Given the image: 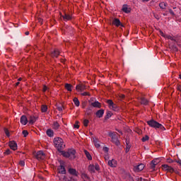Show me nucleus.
<instances>
[{
  "mask_svg": "<svg viewBox=\"0 0 181 181\" xmlns=\"http://www.w3.org/2000/svg\"><path fill=\"white\" fill-rule=\"evenodd\" d=\"M33 156L37 159V160H42L43 156H45V153L42 151H39L37 153L34 152Z\"/></svg>",
  "mask_w": 181,
  "mask_h": 181,
  "instance_id": "39448f33",
  "label": "nucleus"
},
{
  "mask_svg": "<svg viewBox=\"0 0 181 181\" xmlns=\"http://www.w3.org/2000/svg\"><path fill=\"white\" fill-rule=\"evenodd\" d=\"M145 168V165L142 163L134 166V172H141V170H144V168Z\"/></svg>",
  "mask_w": 181,
  "mask_h": 181,
  "instance_id": "1a4fd4ad",
  "label": "nucleus"
},
{
  "mask_svg": "<svg viewBox=\"0 0 181 181\" xmlns=\"http://www.w3.org/2000/svg\"><path fill=\"white\" fill-rule=\"evenodd\" d=\"M65 88L67 90V91H73V86L70 83H66Z\"/></svg>",
  "mask_w": 181,
  "mask_h": 181,
  "instance_id": "393cba45",
  "label": "nucleus"
},
{
  "mask_svg": "<svg viewBox=\"0 0 181 181\" xmlns=\"http://www.w3.org/2000/svg\"><path fill=\"white\" fill-rule=\"evenodd\" d=\"M147 124L149 127L151 128H155V129H160L161 131H166V129L162 124H160L157 121H156L153 119H151V120L147 121Z\"/></svg>",
  "mask_w": 181,
  "mask_h": 181,
  "instance_id": "f257e3e1",
  "label": "nucleus"
},
{
  "mask_svg": "<svg viewBox=\"0 0 181 181\" xmlns=\"http://www.w3.org/2000/svg\"><path fill=\"white\" fill-rule=\"evenodd\" d=\"M76 90L84 91V90H88V86L84 85L83 83H79L78 85H76Z\"/></svg>",
  "mask_w": 181,
  "mask_h": 181,
  "instance_id": "423d86ee",
  "label": "nucleus"
},
{
  "mask_svg": "<svg viewBox=\"0 0 181 181\" xmlns=\"http://www.w3.org/2000/svg\"><path fill=\"white\" fill-rule=\"evenodd\" d=\"M56 107L58 111H63V106H57V105Z\"/></svg>",
  "mask_w": 181,
  "mask_h": 181,
  "instance_id": "49530a36",
  "label": "nucleus"
},
{
  "mask_svg": "<svg viewBox=\"0 0 181 181\" xmlns=\"http://www.w3.org/2000/svg\"><path fill=\"white\" fill-rule=\"evenodd\" d=\"M22 134L24 135V138H26L29 135V132L27 130H23Z\"/></svg>",
  "mask_w": 181,
  "mask_h": 181,
  "instance_id": "ea45409f",
  "label": "nucleus"
},
{
  "mask_svg": "<svg viewBox=\"0 0 181 181\" xmlns=\"http://www.w3.org/2000/svg\"><path fill=\"white\" fill-rule=\"evenodd\" d=\"M159 6L161 9H166V6H168V3L161 2L159 4Z\"/></svg>",
  "mask_w": 181,
  "mask_h": 181,
  "instance_id": "c756f323",
  "label": "nucleus"
},
{
  "mask_svg": "<svg viewBox=\"0 0 181 181\" xmlns=\"http://www.w3.org/2000/svg\"><path fill=\"white\" fill-rule=\"evenodd\" d=\"M162 168H163V170H166V169H169L170 166L167 164L162 165Z\"/></svg>",
  "mask_w": 181,
  "mask_h": 181,
  "instance_id": "37998d69",
  "label": "nucleus"
},
{
  "mask_svg": "<svg viewBox=\"0 0 181 181\" xmlns=\"http://www.w3.org/2000/svg\"><path fill=\"white\" fill-rule=\"evenodd\" d=\"M109 136L112 138V141L113 144H115L117 146H119L120 142L119 140L118 139V137L117 136V134L114 132H110L108 133Z\"/></svg>",
  "mask_w": 181,
  "mask_h": 181,
  "instance_id": "f03ea898",
  "label": "nucleus"
},
{
  "mask_svg": "<svg viewBox=\"0 0 181 181\" xmlns=\"http://www.w3.org/2000/svg\"><path fill=\"white\" fill-rule=\"evenodd\" d=\"M70 159H76V150L73 148L68 149Z\"/></svg>",
  "mask_w": 181,
  "mask_h": 181,
  "instance_id": "6e6552de",
  "label": "nucleus"
},
{
  "mask_svg": "<svg viewBox=\"0 0 181 181\" xmlns=\"http://www.w3.org/2000/svg\"><path fill=\"white\" fill-rule=\"evenodd\" d=\"M28 122H29V121L28 120V117H26V115H23L21 117V123L23 125H26V124H28Z\"/></svg>",
  "mask_w": 181,
  "mask_h": 181,
  "instance_id": "ddd939ff",
  "label": "nucleus"
},
{
  "mask_svg": "<svg viewBox=\"0 0 181 181\" xmlns=\"http://www.w3.org/2000/svg\"><path fill=\"white\" fill-rule=\"evenodd\" d=\"M59 54H60V52H59V50H57V49L54 50V51L51 53L52 57H57L59 56Z\"/></svg>",
  "mask_w": 181,
  "mask_h": 181,
  "instance_id": "b1692460",
  "label": "nucleus"
},
{
  "mask_svg": "<svg viewBox=\"0 0 181 181\" xmlns=\"http://www.w3.org/2000/svg\"><path fill=\"white\" fill-rule=\"evenodd\" d=\"M95 148H100L101 145L99 143H95Z\"/></svg>",
  "mask_w": 181,
  "mask_h": 181,
  "instance_id": "680f3d73",
  "label": "nucleus"
},
{
  "mask_svg": "<svg viewBox=\"0 0 181 181\" xmlns=\"http://www.w3.org/2000/svg\"><path fill=\"white\" fill-rule=\"evenodd\" d=\"M126 144H127L126 153H128V151H129V149H131V147L132 146V145L129 144V140H127V139H126Z\"/></svg>",
  "mask_w": 181,
  "mask_h": 181,
  "instance_id": "5701e85b",
  "label": "nucleus"
},
{
  "mask_svg": "<svg viewBox=\"0 0 181 181\" xmlns=\"http://www.w3.org/2000/svg\"><path fill=\"white\" fill-rule=\"evenodd\" d=\"M112 117V112L111 111L107 110L106 112V115L105 116V121H107V119H110Z\"/></svg>",
  "mask_w": 181,
  "mask_h": 181,
  "instance_id": "412c9836",
  "label": "nucleus"
},
{
  "mask_svg": "<svg viewBox=\"0 0 181 181\" xmlns=\"http://www.w3.org/2000/svg\"><path fill=\"white\" fill-rule=\"evenodd\" d=\"M59 163H60V165L59 168H57L58 173H60L61 175H66L67 171L66 170V168H64L65 162L60 160H59ZM60 169H62V170H60Z\"/></svg>",
  "mask_w": 181,
  "mask_h": 181,
  "instance_id": "7ed1b4c3",
  "label": "nucleus"
},
{
  "mask_svg": "<svg viewBox=\"0 0 181 181\" xmlns=\"http://www.w3.org/2000/svg\"><path fill=\"white\" fill-rule=\"evenodd\" d=\"M177 90L178 91H181V85H179L177 87Z\"/></svg>",
  "mask_w": 181,
  "mask_h": 181,
  "instance_id": "69168bd1",
  "label": "nucleus"
},
{
  "mask_svg": "<svg viewBox=\"0 0 181 181\" xmlns=\"http://www.w3.org/2000/svg\"><path fill=\"white\" fill-rule=\"evenodd\" d=\"M78 124H80V122L78 121H76V123L74 124V128H80V125H78Z\"/></svg>",
  "mask_w": 181,
  "mask_h": 181,
  "instance_id": "79ce46f5",
  "label": "nucleus"
},
{
  "mask_svg": "<svg viewBox=\"0 0 181 181\" xmlns=\"http://www.w3.org/2000/svg\"><path fill=\"white\" fill-rule=\"evenodd\" d=\"M88 171L89 172H93V173H94L95 172V170H94V165H90L88 166Z\"/></svg>",
  "mask_w": 181,
  "mask_h": 181,
  "instance_id": "f704fd0d",
  "label": "nucleus"
},
{
  "mask_svg": "<svg viewBox=\"0 0 181 181\" xmlns=\"http://www.w3.org/2000/svg\"><path fill=\"white\" fill-rule=\"evenodd\" d=\"M47 90H49V88H47V86H44L42 91H47Z\"/></svg>",
  "mask_w": 181,
  "mask_h": 181,
  "instance_id": "4d7b16f0",
  "label": "nucleus"
},
{
  "mask_svg": "<svg viewBox=\"0 0 181 181\" xmlns=\"http://www.w3.org/2000/svg\"><path fill=\"white\" fill-rule=\"evenodd\" d=\"M169 48L172 52H178L179 49H177V47H176L175 45H170Z\"/></svg>",
  "mask_w": 181,
  "mask_h": 181,
  "instance_id": "c85d7f7f",
  "label": "nucleus"
},
{
  "mask_svg": "<svg viewBox=\"0 0 181 181\" xmlns=\"http://www.w3.org/2000/svg\"><path fill=\"white\" fill-rule=\"evenodd\" d=\"M8 146L12 149L13 151H16L18 149V144H16V141H11L8 143Z\"/></svg>",
  "mask_w": 181,
  "mask_h": 181,
  "instance_id": "0eeeda50",
  "label": "nucleus"
},
{
  "mask_svg": "<svg viewBox=\"0 0 181 181\" xmlns=\"http://www.w3.org/2000/svg\"><path fill=\"white\" fill-rule=\"evenodd\" d=\"M63 18L64 21H70L71 20V17L69 14H64V16H61Z\"/></svg>",
  "mask_w": 181,
  "mask_h": 181,
  "instance_id": "cd10ccee",
  "label": "nucleus"
},
{
  "mask_svg": "<svg viewBox=\"0 0 181 181\" xmlns=\"http://www.w3.org/2000/svg\"><path fill=\"white\" fill-rule=\"evenodd\" d=\"M167 161L168 162V163H173V160H172L170 158H168Z\"/></svg>",
  "mask_w": 181,
  "mask_h": 181,
  "instance_id": "0e129e2a",
  "label": "nucleus"
},
{
  "mask_svg": "<svg viewBox=\"0 0 181 181\" xmlns=\"http://www.w3.org/2000/svg\"><path fill=\"white\" fill-rule=\"evenodd\" d=\"M54 146H57L59 144H64V141H63V139L60 137H55L54 139Z\"/></svg>",
  "mask_w": 181,
  "mask_h": 181,
  "instance_id": "9d476101",
  "label": "nucleus"
},
{
  "mask_svg": "<svg viewBox=\"0 0 181 181\" xmlns=\"http://www.w3.org/2000/svg\"><path fill=\"white\" fill-rule=\"evenodd\" d=\"M169 12H170V15H173V16H175V13L173 12V10H172V8L169 9Z\"/></svg>",
  "mask_w": 181,
  "mask_h": 181,
  "instance_id": "5fc2aeb1",
  "label": "nucleus"
},
{
  "mask_svg": "<svg viewBox=\"0 0 181 181\" xmlns=\"http://www.w3.org/2000/svg\"><path fill=\"white\" fill-rule=\"evenodd\" d=\"M81 176H82V177H85L86 179H88V175H87V174H86V173H82V174H81Z\"/></svg>",
  "mask_w": 181,
  "mask_h": 181,
  "instance_id": "3c124183",
  "label": "nucleus"
},
{
  "mask_svg": "<svg viewBox=\"0 0 181 181\" xmlns=\"http://www.w3.org/2000/svg\"><path fill=\"white\" fill-rule=\"evenodd\" d=\"M74 103L76 107H80V101L77 98H74Z\"/></svg>",
  "mask_w": 181,
  "mask_h": 181,
  "instance_id": "7c9ffc66",
  "label": "nucleus"
},
{
  "mask_svg": "<svg viewBox=\"0 0 181 181\" xmlns=\"http://www.w3.org/2000/svg\"><path fill=\"white\" fill-rule=\"evenodd\" d=\"M175 162H176L177 163H179V165H180V166H181V160H175Z\"/></svg>",
  "mask_w": 181,
  "mask_h": 181,
  "instance_id": "338daca9",
  "label": "nucleus"
},
{
  "mask_svg": "<svg viewBox=\"0 0 181 181\" xmlns=\"http://www.w3.org/2000/svg\"><path fill=\"white\" fill-rule=\"evenodd\" d=\"M59 153H62V155L64 158H70V155L69 153V151H60Z\"/></svg>",
  "mask_w": 181,
  "mask_h": 181,
  "instance_id": "a878e982",
  "label": "nucleus"
},
{
  "mask_svg": "<svg viewBox=\"0 0 181 181\" xmlns=\"http://www.w3.org/2000/svg\"><path fill=\"white\" fill-rule=\"evenodd\" d=\"M167 172H169L170 173H174L175 169L172 168V166H170L168 169H165Z\"/></svg>",
  "mask_w": 181,
  "mask_h": 181,
  "instance_id": "72a5a7b5",
  "label": "nucleus"
},
{
  "mask_svg": "<svg viewBox=\"0 0 181 181\" xmlns=\"http://www.w3.org/2000/svg\"><path fill=\"white\" fill-rule=\"evenodd\" d=\"M95 115L98 118H103V116L104 115V109L98 110L95 113Z\"/></svg>",
  "mask_w": 181,
  "mask_h": 181,
  "instance_id": "2eb2a0df",
  "label": "nucleus"
},
{
  "mask_svg": "<svg viewBox=\"0 0 181 181\" xmlns=\"http://www.w3.org/2000/svg\"><path fill=\"white\" fill-rule=\"evenodd\" d=\"M107 104H108L109 107H111L112 105H114V102L112 101V100H107Z\"/></svg>",
  "mask_w": 181,
  "mask_h": 181,
  "instance_id": "e433bc0d",
  "label": "nucleus"
},
{
  "mask_svg": "<svg viewBox=\"0 0 181 181\" xmlns=\"http://www.w3.org/2000/svg\"><path fill=\"white\" fill-rule=\"evenodd\" d=\"M84 153L88 160H93V157L91 156V154L87 150H84Z\"/></svg>",
  "mask_w": 181,
  "mask_h": 181,
  "instance_id": "4be33fe9",
  "label": "nucleus"
},
{
  "mask_svg": "<svg viewBox=\"0 0 181 181\" xmlns=\"http://www.w3.org/2000/svg\"><path fill=\"white\" fill-rule=\"evenodd\" d=\"M95 170H100V165H98V164H95Z\"/></svg>",
  "mask_w": 181,
  "mask_h": 181,
  "instance_id": "8fccbe9b",
  "label": "nucleus"
},
{
  "mask_svg": "<svg viewBox=\"0 0 181 181\" xmlns=\"http://www.w3.org/2000/svg\"><path fill=\"white\" fill-rule=\"evenodd\" d=\"M64 143H59L57 146H55V148H57L58 152H62L63 149H64V147L66 145H64Z\"/></svg>",
  "mask_w": 181,
  "mask_h": 181,
  "instance_id": "dca6fc26",
  "label": "nucleus"
},
{
  "mask_svg": "<svg viewBox=\"0 0 181 181\" xmlns=\"http://www.w3.org/2000/svg\"><path fill=\"white\" fill-rule=\"evenodd\" d=\"M156 160H159V158H156L151 161V168L155 169V166H156Z\"/></svg>",
  "mask_w": 181,
  "mask_h": 181,
  "instance_id": "bb28decb",
  "label": "nucleus"
},
{
  "mask_svg": "<svg viewBox=\"0 0 181 181\" xmlns=\"http://www.w3.org/2000/svg\"><path fill=\"white\" fill-rule=\"evenodd\" d=\"M122 11H123V12H124L125 13H131V8H128V5H127V4L123 5Z\"/></svg>",
  "mask_w": 181,
  "mask_h": 181,
  "instance_id": "f3484780",
  "label": "nucleus"
},
{
  "mask_svg": "<svg viewBox=\"0 0 181 181\" xmlns=\"http://www.w3.org/2000/svg\"><path fill=\"white\" fill-rule=\"evenodd\" d=\"M87 110L93 112V105L89 106Z\"/></svg>",
  "mask_w": 181,
  "mask_h": 181,
  "instance_id": "13d9d810",
  "label": "nucleus"
},
{
  "mask_svg": "<svg viewBox=\"0 0 181 181\" xmlns=\"http://www.w3.org/2000/svg\"><path fill=\"white\" fill-rule=\"evenodd\" d=\"M41 111H42V112H46L47 111V105H42L41 106Z\"/></svg>",
  "mask_w": 181,
  "mask_h": 181,
  "instance_id": "2f4dec72",
  "label": "nucleus"
},
{
  "mask_svg": "<svg viewBox=\"0 0 181 181\" xmlns=\"http://www.w3.org/2000/svg\"><path fill=\"white\" fill-rule=\"evenodd\" d=\"M11 153H12V151H11L9 148L6 150V151L4 152V155H11Z\"/></svg>",
  "mask_w": 181,
  "mask_h": 181,
  "instance_id": "c03bdc74",
  "label": "nucleus"
},
{
  "mask_svg": "<svg viewBox=\"0 0 181 181\" xmlns=\"http://www.w3.org/2000/svg\"><path fill=\"white\" fill-rule=\"evenodd\" d=\"M103 149L105 152H107V153H108V151H110V148L108 147H103Z\"/></svg>",
  "mask_w": 181,
  "mask_h": 181,
  "instance_id": "de8ad7c7",
  "label": "nucleus"
},
{
  "mask_svg": "<svg viewBox=\"0 0 181 181\" xmlns=\"http://www.w3.org/2000/svg\"><path fill=\"white\" fill-rule=\"evenodd\" d=\"M46 134L48 136H49V138H53L54 135V132H53V130H52V129H48L46 132Z\"/></svg>",
  "mask_w": 181,
  "mask_h": 181,
  "instance_id": "a211bd4d",
  "label": "nucleus"
},
{
  "mask_svg": "<svg viewBox=\"0 0 181 181\" xmlns=\"http://www.w3.org/2000/svg\"><path fill=\"white\" fill-rule=\"evenodd\" d=\"M68 172L73 176H78V172H77V170L74 168H69Z\"/></svg>",
  "mask_w": 181,
  "mask_h": 181,
  "instance_id": "9b49d317",
  "label": "nucleus"
},
{
  "mask_svg": "<svg viewBox=\"0 0 181 181\" xmlns=\"http://www.w3.org/2000/svg\"><path fill=\"white\" fill-rule=\"evenodd\" d=\"M93 143H94V144L98 143V139H97V138H93Z\"/></svg>",
  "mask_w": 181,
  "mask_h": 181,
  "instance_id": "e2e57ef3",
  "label": "nucleus"
},
{
  "mask_svg": "<svg viewBox=\"0 0 181 181\" xmlns=\"http://www.w3.org/2000/svg\"><path fill=\"white\" fill-rule=\"evenodd\" d=\"M142 142H146V141H149V136L146 135L144 137L141 139Z\"/></svg>",
  "mask_w": 181,
  "mask_h": 181,
  "instance_id": "c9c22d12",
  "label": "nucleus"
},
{
  "mask_svg": "<svg viewBox=\"0 0 181 181\" xmlns=\"http://www.w3.org/2000/svg\"><path fill=\"white\" fill-rule=\"evenodd\" d=\"M36 119H37V117H36L35 116H30V120H29V124L30 125H33V124H35V122H36Z\"/></svg>",
  "mask_w": 181,
  "mask_h": 181,
  "instance_id": "6ab92c4d",
  "label": "nucleus"
},
{
  "mask_svg": "<svg viewBox=\"0 0 181 181\" xmlns=\"http://www.w3.org/2000/svg\"><path fill=\"white\" fill-rule=\"evenodd\" d=\"M154 18H156V19H157V21H159V19H160V18L159 17V15H158V14H154Z\"/></svg>",
  "mask_w": 181,
  "mask_h": 181,
  "instance_id": "bf43d9fd",
  "label": "nucleus"
},
{
  "mask_svg": "<svg viewBox=\"0 0 181 181\" xmlns=\"http://www.w3.org/2000/svg\"><path fill=\"white\" fill-rule=\"evenodd\" d=\"M160 35L163 36V37H166V35H164L163 31L160 30Z\"/></svg>",
  "mask_w": 181,
  "mask_h": 181,
  "instance_id": "864d4df0",
  "label": "nucleus"
},
{
  "mask_svg": "<svg viewBox=\"0 0 181 181\" xmlns=\"http://www.w3.org/2000/svg\"><path fill=\"white\" fill-rule=\"evenodd\" d=\"M86 112L87 115H91V113H92L93 112H91V110H88V109H87L86 111Z\"/></svg>",
  "mask_w": 181,
  "mask_h": 181,
  "instance_id": "6e6d98bb",
  "label": "nucleus"
},
{
  "mask_svg": "<svg viewBox=\"0 0 181 181\" xmlns=\"http://www.w3.org/2000/svg\"><path fill=\"white\" fill-rule=\"evenodd\" d=\"M109 24L114 25L117 28H119V26H121L122 28H124V24L121 23V21H119V18H114L112 21H110Z\"/></svg>",
  "mask_w": 181,
  "mask_h": 181,
  "instance_id": "20e7f679",
  "label": "nucleus"
},
{
  "mask_svg": "<svg viewBox=\"0 0 181 181\" xmlns=\"http://www.w3.org/2000/svg\"><path fill=\"white\" fill-rule=\"evenodd\" d=\"M110 159V157L108 156V153H107L106 155H105V160H108Z\"/></svg>",
  "mask_w": 181,
  "mask_h": 181,
  "instance_id": "052dcab7",
  "label": "nucleus"
},
{
  "mask_svg": "<svg viewBox=\"0 0 181 181\" xmlns=\"http://www.w3.org/2000/svg\"><path fill=\"white\" fill-rule=\"evenodd\" d=\"M88 122H90V121L88 119H85L83 120V125H84V127H88Z\"/></svg>",
  "mask_w": 181,
  "mask_h": 181,
  "instance_id": "4c0bfd02",
  "label": "nucleus"
},
{
  "mask_svg": "<svg viewBox=\"0 0 181 181\" xmlns=\"http://www.w3.org/2000/svg\"><path fill=\"white\" fill-rule=\"evenodd\" d=\"M165 37L167 39H170V40H173V42H177V41H176V40L175 38L172 37V36H170V35H165Z\"/></svg>",
  "mask_w": 181,
  "mask_h": 181,
  "instance_id": "a19ab883",
  "label": "nucleus"
},
{
  "mask_svg": "<svg viewBox=\"0 0 181 181\" xmlns=\"http://www.w3.org/2000/svg\"><path fill=\"white\" fill-rule=\"evenodd\" d=\"M139 99L141 100V104H142L143 105H148V104L149 103L148 99L145 98V97L144 96L139 98Z\"/></svg>",
  "mask_w": 181,
  "mask_h": 181,
  "instance_id": "f8f14e48",
  "label": "nucleus"
},
{
  "mask_svg": "<svg viewBox=\"0 0 181 181\" xmlns=\"http://www.w3.org/2000/svg\"><path fill=\"white\" fill-rule=\"evenodd\" d=\"M81 95H91V94H90L89 93H87V92H83V93H81Z\"/></svg>",
  "mask_w": 181,
  "mask_h": 181,
  "instance_id": "09e8293b",
  "label": "nucleus"
},
{
  "mask_svg": "<svg viewBox=\"0 0 181 181\" xmlns=\"http://www.w3.org/2000/svg\"><path fill=\"white\" fill-rule=\"evenodd\" d=\"M54 129H59V127H60V124H59V122H55L54 123Z\"/></svg>",
  "mask_w": 181,
  "mask_h": 181,
  "instance_id": "58836bf2",
  "label": "nucleus"
},
{
  "mask_svg": "<svg viewBox=\"0 0 181 181\" xmlns=\"http://www.w3.org/2000/svg\"><path fill=\"white\" fill-rule=\"evenodd\" d=\"M112 110H115L118 108V106L116 104H113L112 106Z\"/></svg>",
  "mask_w": 181,
  "mask_h": 181,
  "instance_id": "a18cd8bd",
  "label": "nucleus"
},
{
  "mask_svg": "<svg viewBox=\"0 0 181 181\" xmlns=\"http://www.w3.org/2000/svg\"><path fill=\"white\" fill-rule=\"evenodd\" d=\"M19 165H20L21 166H25V161L21 160V161L19 162Z\"/></svg>",
  "mask_w": 181,
  "mask_h": 181,
  "instance_id": "603ef678",
  "label": "nucleus"
},
{
  "mask_svg": "<svg viewBox=\"0 0 181 181\" xmlns=\"http://www.w3.org/2000/svg\"><path fill=\"white\" fill-rule=\"evenodd\" d=\"M119 97H120V98H125V95L121 94V95H119Z\"/></svg>",
  "mask_w": 181,
  "mask_h": 181,
  "instance_id": "774afa93",
  "label": "nucleus"
},
{
  "mask_svg": "<svg viewBox=\"0 0 181 181\" xmlns=\"http://www.w3.org/2000/svg\"><path fill=\"white\" fill-rule=\"evenodd\" d=\"M107 164L109 166H110V168H116L117 167V160H115V159H112L108 161Z\"/></svg>",
  "mask_w": 181,
  "mask_h": 181,
  "instance_id": "4468645a",
  "label": "nucleus"
},
{
  "mask_svg": "<svg viewBox=\"0 0 181 181\" xmlns=\"http://www.w3.org/2000/svg\"><path fill=\"white\" fill-rule=\"evenodd\" d=\"M92 107H94V108H101V103L98 101H95L94 103H91Z\"/></svg>",
  "mask_w": 181,
  "mask_h": 181,
  "instance_id": "aec40b11",
  "label": "nucleus"
},
{
  "mask_svg": "<svg viewBox=\"0 0 181 181\" xmlns=\"http://www.w3.org/2000/svg\"><path fill=\"white\" fill-rule=\"evenodd\" d=\"M4 132L6 135V136H8V138H9V136H11V134L9 133V130L6 127H4Z\"/></svg>",
  "mask_w": 181,
  "mask_h": 181,
  "instance_id": "473e14b6",
  "label": "nucleus"
}]
</instances>
